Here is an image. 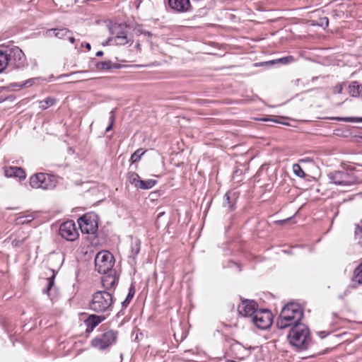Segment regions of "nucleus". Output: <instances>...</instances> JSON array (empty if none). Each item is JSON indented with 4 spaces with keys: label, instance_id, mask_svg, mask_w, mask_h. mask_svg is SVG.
<instances>
[{
    "label": "nucleus",
    "instance_id": "1a4fd4ad",
    "mask_svg": "<svg viewBox=\"0 0 362 362\" xmlns=\"http://www.w3.org/2000/svg\"><path fill=\"white\" fill-rule=\"evenodd\" d=\"M117 339V332L108 330L103 334L96 337L91 341L93 347L98 350H105L114 344Z\"/></svg>",
    "mask_w": 362,
    "mask_h": 362
},
{
    "label": "nucleus",
    "instance_id": "c85d7f7f",
    "mask_svg": "<svg viewBox=\"0 0 362 362\" xmlns=\"http://www.w3.org/2000/svg\"><path fill=\"white\" fill-rule=\"evenodd\" d=\"M292 168H293V173L296 176H298L299 177H304L305 176V173H304L301 166L298 163L293 164Z\"/></svg>",
    "mask_w": 362,
    "mask_h": 362
},
{
    "label": "nucleus",
    "instance_id": "9d476101",
    "mask_svg": "<svg viewBox=\"0 0 362 362\" xmlns=\"http://www.w3.org/2000/svg\"><path fill=\"white\" fill-rule=\"evenodd\" d=\"M252 322L257 328L266 329L272 323V314L267 309L258 310L252 317Z\"/></svg>",
    "mask_w": 362,
    "mask_h": 362
},
{
    "label": "nucleus",
    "instance_id": "37998d69",
    "mask_svg": "<svg viewBox=\"0 0 362 362\" xmlns=\"http://www.w3.org/2000/svg\"><path fill=\"white\" fill-rule=\"evenodd\" d=\"M288 219L281 220V221H279V222L282 223L286 222V221H288Z\"/></svg>",
    "mask_w": 362,
    "mask_h": 362
},
{
    "label": "nucleus",
    "instance_id": "f257e3e1",
    "mask_svg": "<svg viewBox=\"0 0 362 362\" xmlns=\"http://www.w3.org/2000/svg\"><path fill=\"white\" fill-rule=\"evenodd\" d=\"M303 316V313L298 304L293 303H288L283 308L276 320V327L280 329H283L291 326H295L297 324H300V321Z\"/></svg>",
    "mask_w": 362,
    "mask_h": 362
},
{
    "label": "nucleus",
    "instance_id": "9b49d317",
    "mask_svg": "<svg viewBox=\"0 0 362 362\" xmlns=\"http://www.w3.org/2000/svg\"><path fill=\"white\" fill-rule=\"evenodd\" d=\"M78 223L83 233L94 234L98 230L95 215L85 214L78 218Z\"/></svg>",
    "mask_w": 362,
    "mask_h": 362
},
{
    "label": "nucleus",
    "instance_id": "a18cd8bd",
    "mask_svg": "<svg viewBox=\"0 0 362 362\" xmlns=\"http://www.w3.org/2000/svg\"><path fill=\"white\" fill-rule=\"evenodd\" d=\"M226 362H236L235 361H227Z\"/></svg>",
    "mask_w": 362,
    "mask_h": 362
},
{
    "label": "nucleus",
    "instance_id": "b1692460",
    "mask_svg": "<svg viewBox=\"0 0 362 362\" xmlns=\"http://www.w3.org/2000/svg\"><path fill=\"white\" fill-rule=\"evenodd\" d=\"M353 281L358 284H362V264L354 270Z\"/></svg>",
    "mask_w": 362,
    "mask_h": 362
},
{
    "label": "nucleus",
    "instance_id": "4c0bfd02",
    "mask_svg": "<svg viewBox=\"0 0 362 362\" xmlns=\"http://www.w3.org/2000/svg\"><path fill=\"white\" fill-rule=\"evenodd\" d=\"M66 37L68 38L69 41L73 44L75 42V38L72 36V33L71 34H69L66 36Z\"/></svg>",
    "mask_w": 362,
    "mask_h": 362
},
{
    "label": "nucleus",
    "instance_id": "79ce46f5",
    "mask_svg": "<svg viewBox=\"0 0 362 362\" xmlns=\"http://www.w3.org/2000/svg\"><path fill=\"white\" fill-rule=\"evenodd\" d=\"M86 47L87 48L88 50H90V45L89 43H86Z\"/></svg>",
    "mask_w": 362,
    "mask_h": 362
},
{
    "label": "nucleus",
    "instance_id": "7c9ffc66",
    "mask_svg": "<svg viewBox=\"0 0 362 362\" xmlns=\"http://www.w3.org/2000/svg\"><path fill=\"white\" fill-rule=\"evenodd\" d=\"M354 235L356 238H362V220L361 221L360 224L356 225Z\"/></svg>",
    "mask_w": 362,
    "mask_h": 362
},
{
    "label": "nucleus",
    "instance_id": "a211bd4d",
    "mask_svg": "<svg viewBox=\"0 0 362 362\" xmlns=\"http://www.w3.org/2000/svg\"><path fill=\"white\" fill-rule=\"evenodd\" d=\"M69 34H71V31L65 28H52L47 30L46 32V35L48 37L54 36L59 39H64Z\"/></svg>",
    "mask_w": 362,
    "mask_h": 362
},
{
    "label": "nucleus",
    "instance_id": "dca6fc26",
    "mask_svg": "<svg viewBox=\"0 0 362 362\" xmlns=\"http://www.w3.org/2000/svg\"><path fill=\"white\" fill-rule=\"evenodd\" d=\"M4 174L8 177H18L20 180L25 178V171L20 167L8 166L4 168Z\"/></svg>",
    "mask_w": 362,
    "mask_h": 362
},
{
    "label": "nucleus",
    "instance_id": "f704fd0d",
    "mask_svg": "<svg viewBox=\"0 0 362 362\" xmlns=\"http://www.w3.org/2000/svg\"><path fill=\"white\" fill-rule=\"evenodd\" d=\"M23 243V239H14L12 241V245L13 247H19L20 245H21Z\"/></svg>",
    "mask_w": 362,
    "mask_h": 362
},
{
    "label": "nucleus",
    "instance_id": "6ab92c4d",
    "mask_svg": "<svg viewBox=\"0 0 362 362\" xmlns=\"http://www.w3.org/2000/svg\"><path fill=\"white\" fill-rule=\"evenodd\" d=\"M118 279L117 277L112 274H107L102 278V285L106 290H111L114 288L115 285L117 284Z\"/></svg>",
    "mask_w": 362,
    "mask_h": 362
},
{
    "label": "nucleus",
    "instance_id": "aec40b11",
    "mask_svg": "<svg viewBox=\"0 0 362 362\" xmlns=\"http://www.w3.org/2000/svg\"><path fill=\"white\" fill-rule=\"evenodd\" d=\"M141 247V242L138 238H132L131 240V254L129 255L133 259H135L136 256L139 253Z\"/></svg>",
    "mask_w": 362,
    "mask_h": 362
},
{
    "label": "nucleus",
    "instance_id": "5701e85b",
    "mask_svg": "<svg viewBox=\"0 0 362 362\" xmlns=\"http://www.w3.org/2000/svg\"><path fill=\"white\" fill-rule=\"evenodd\" d=\"M56 103V99L52 97H47L45 99L40 101V107L42 110H46L49 107L54 105Z\"/></svg>",
    "mask_w": 362,
    "mask_h": 362
},
{
    "label": "nucleus",
    "instance_id": "f03ea898",
    "mask_svg": "<svg viewBox=\"0 0 362 362\" xmlns=\"http://www.w3.org/2000/svg\"><path fill=\"white\" fill-rule=\"evenodd\" d=\"M289 344L300 350L308 348L310 336L308 327L304 324H297L290 329L288 336Z\"/></svg>",
    "mask_w": 362,
    "mask_h": 362
},
{
    "label": "nucleus",
    "instance_id": "ddd939ff",
    "mask_svg": "<svg viewBox=\"0 0 362 362\" xmlns=\"http://www.w3.org/2000/svg\"><path fill=\"white\" fill-rule=\"evenodd\" d=\"M257 303L252 300H242L241 303L238 306V313L245 317L255 315L257 310Z\"/></svg>",
    "mask_w": 362,
    "mask_h": 362
},
{
    "label": "nucleus",
    "instance_id": "72a5a7b5",
    "mask_svg": "<svg viewBox=\"0 0 362 362\" xmlns=\"http://www.w3.org/2000/svg\"><path fill=\"white\" fill-rule=\"evenodd\" d=\"M132 299V298L129 297V296L127 294V296L126 297L125 300L122 303V307L127 308L129 305Z\"/></svg>",
    "mask_w": 362,
    "mask_h": 362
},
{
    "label": "nucleus",
    "instance_id": "c756f323",
    "mask_svg": "<svg viewBox=\"0 0 362 362\" xmlns=\"http://www.w3.org/2000/svg\"><path fill=\"white\" fill-rule=\"evenodd\" d=\"M335 119L338 121H344V122H362V117H336Z\"/></svg>",
    "mask_w": 362,
    "mask_h": 362
},
{
    "label": "nucleus",
    "instance_id": "393cba45",
    "mask_svg": "<svg viewBox=\"0 0 362 362\" xmlns=\"http://www.w3.org/2000/svg\"><path fill=\"white\" fill-rule=\"evenodd\" d=\"M359 85L358 82L354 81L351 83V84L349 86V94L353 97H357L359 95L360 90H359Z\"/></svg>",
    "mask_w": 362,
    "mask_h": 362
},
{
    "label": "nucleus",
    "instance_id": "2eb2a0df",
    "mask_svg": "<svg viewBox=\"0 0 362 362\" xmlns=\"http://www.w3.org/2000/svg\"><path fill=\"white\" fill-rule=\"evenodd\" d=\"M170 8L178 12H185L189 9V0H168Z\"/></svg>",
    "mask_w": 362,
    "mask_h": 362
},
{
    "label": "nucleus",
    "instance_id": "bb28decb",
    "mask_svg": "<svg viewBox=\"0 0 362 362\" xmlns=\"http://www.w3.org/2000/svg\"><path fill=\"white\" fill-rule=\"evenodd\" d=\"M128 180L131 184L134 185V186L137 188L138 184H139V182L141 181V180H140L139 175L136 173H129Z\"/></svg>",
    "mask_w": 362,
    "mask_h": 362
},
{
    "label": "nucleus",
    "instance_id": "58836bf2",
    "mask_svg": "<svg viewBox=\"0 0 362 362\" xmlns=\"http://www.w3.org/2000/svg\"><path fill=\"white\" fill-rule=\"evenodd\" d=\"M318 335H319L322 339H323V338H325V337L327 335V334L325 332L322 331V332H318Z\"/></svg>",
    "mask_w": 362,
    "mask_h": 362
},
{
    "label": "nucleus",
    "instance_id": "473e14b6",
    "mask_svg": "<svg viewBox=\"0 0 362 362\" xmlns=\"http://www.w3.org/2000/svg\"><path fill=\"white\" fill-rule=\"evenodd\" d=\"M294 61V57L293 56H288L285 57L280 58L277 59V62L282 64H288Z\"/></svg>",
    "mask_w": 362,
    "mask_h": 362
},
{
    "label": "nucleus",
    "instance_id": "cd10ccee",
    "mask_svg": "<svg viewBox=\"0 0 362 362\" xmlns=\"http://www.w3.org/2000/svg\"><path fill=\"white\" fill-rule=\"evenodd\" d=\"M96 68L98 70H109L112 68L111 61L100 62L96 64Z\"/></svg>",
    "mask_w": 362,
    "mask_h": 362
},
{
    "label": "nucleus",
    "instance_id": "f3484780",
    "mask_svg": "<svg viewBox=\"0 0 362 362\" xmlns=\"http://www.w3.org/2000/svg\"><path fill=\"white\" fill-rule=\"evenodd\" d=\"M237 196L235 192H228L223 197V206L227 207L228 210L232 211L235 209Z\"/></svg>",
    "mask_w": 362,
    "mask_h": 362
},
{
    "label": "nucleus",
    "instance_id": "c03bdc74",
    "mask_svg": "<svg viewBox=\"0 0 362 362\" xmlns=\"http://www.w3.org/2000/svg\"><path fill=\"white\" fill-rule=\"evenodd\" d=\"M325 19L326 21V25H328V19H327V18H325Z\"/></svg>",
    "mask_w": 362,
    "mask_h": 362
},
{
    "label": "nucleus",
    "instance_id": "412c9836",
    "mask_svg": "<svg viewBox=\"0 0 362 362\" xmlns=\"http://www.w3.org/2000/svg\"><path fill=\"white\" fill-rule=\"evenodd\" d=\"M156 183L157 181L153 179L141 180V182H139V184H138V188L142 189H149L154 187L156 185Z\"/></svg>",
    "mask_w": 362,
    "mask_h": 362
},
{
    "label": "nucleus",
    "instance_id": "c9c22d12",
    "mask_svg": "<svg viewBox=\"0 0 362 362\" xmlns=\"http://www.w3.org/2000/svg\"><path fill=\"white\" fill-rule=\"evenodd\" d=\"M33 82H34V79L30 78V79L25 81V83H23V84L20 85L19 87L23 88L26 86H31L33 83Z\"/></svg>",
    "mask_w": 362,
    "mask_h": 362
},
{
    "label": "nucleus",
    "instance_id": "423d86ee",
    "mask_svg": "<svg viewBox=\"0 0 362 362\" xmlns=\"http://www.w3.org/2000/svg\"><path fill=\"white\" fill-rule=\"evenodd\" d=\"M57 185V177L50 174L38 173L30 178V185L35 189H52Z\"/></svg>",
    "mask_w": 362,
    "mask_h": 362
},
{
    "label": "nucleus",
    "instance_id": "7ed1b4c3",
    "mask_svg": "<svg viewBox=\"0 0 362 362\" xmlns=\"http://www.w3.org/2000/svg\"><path fill=\"white\" fill-rule=\"evenodd\" d=\"M89 307L95 313L109 315L113 308L112 295L107 291L95 292L92 296Z\"/></svg>",
    "mask_w": 362,
    "mask_h": 362
},
{
    "label": "nucleus",
    "instance_id": "4be33fe9",
    "mask_svg": "<svg viewBox=\"0 0 362 362\" xmlns=\"http://www.w3.org/2000/svg\"><path fill=\"white\" fill-rule=\"evenodd\" d=\"M52 276H50L46 279L47 285H46V287L42 290L43 293L47 294L48 296H49V291H51V289L54 284L55 273H54V270H52Z\"/></svg>",
    "mask_w": 362,
    "mask_h": 362
},
{
    "label": "nucleus",
    "instance_id": "49530a36",
    "mask_svg": "<svg viewBox=\"0 0 362 362\" xmlns=\"http://www.w3.org/2000/svg\"><path fill=\"white\" fill-rule=\"evenodd\" d=\"M139 3H141L142 0H136Z\"/></svg>",
    "mask_w": 362,
    "mask_h": 362
},
{
    "label": "nucleus",
    "instance_id": "2f4dec72",
    "mask_svg": "<svg viewBox=\"0 0 362 362\" xmlns=\"http://www.w3.org/2000/svg\"><path fill=\"white\" fill-rule=\"evenodd\" d=\"M115 111L112 110L110 112V117H109L110 124H109V125L107 127V128L105 129L106 132H109L110 130L112 129L113 124H114V122H115Z\"/></svg>",
    "mask_w": 362,
    "mask_h": 362
},
{
    "label": "nucleus",
    "instance_id": "e433bc0d",
    "mask_svg": "<svg viewBox=\"0 0 362 362\" xmlns=\"http://www.w3.org/2000/svg\"><path fill=\"white\" fill-rule=\"evenodd\" d=\"M135 294V288H134V286L133 285H131V286L129 287V293H128V295L129 296V297H132L133 298Z\"/></svg>",
    "mask_w": 362,
    "mask_h": 362
},
{
    "label": "nucleus",
    "instance_id": "39448f33",
    "mask_svg": "<svg viewBox=\"0 0 362 362\" xmlns=\"http://www.w3.org/2000/svg\"><path fill=\"white\" fill-rule=\"evenodd\" d=\"M107 28L110 33L114 37H109L103 42V45H124L129 42L127 37L126 28L122 24L117 23L110 22L107 24Z\"/></svg>",
    "mask_w": 362,
    "mask_h": 362
},
{
    "label": "nucleus",
    "instance_id": "4468645a",
    "mask_svg": "<svg viewBox=\"0 0 362 362\" xmlns=\"http://www.w3.org/2000/svg\"><path fill=\"white\" fill-rule=\"evenodd\" d=\"M105 317L103 315H90L84 321L86 326V332H92L100 322L105 320Z\"/></svg>",
    "mask_w": 362,
    "mask_h": 362
},
{
    "label": "nucleus",
    "instance_id": "20e7f679",
    "mask_svg": "<svg viewBox=\"0 0 362 362\" xmlns=\"http://www.w3.org/2000/svg\"><path fill=\"white\" fill-rule=\"evenodd\" d=\"M1 50L6 58L8 68L11 69H21L25 65V56L23 51L13 45H1Z\"/></svg>",
    "mask_w": 362,
    "mask_h": 362
},
{
    "label": "nucleus",
    "instance_id": "a19ab883",
    "mask_svg": "<svg viewBox=\"0 0 362 362\" xmlns=\"http://www.w3.org/2000/svg\"><path fill=\"white\" fill-rule=\"evenodd\" d=\"M336 89H337V93H341V90H342V88H341V86H339L336 87Z\"/></svg>",
    "mask_w": 362,
    "mask_h": 362
},
{
    "label": "nucleus",
    "instance_id": "0eeeda50",
    "mask_svg": "<svg viewBox=\"0 0 362 362\" xmlns=\"http://www.w3.org/2000/svg\"><path fill=\"white\" fill-rule=\"evenodd\" d=\"M114 263L113 255L106 250L98 252L95 257V269L100 274L112 273Z\"/></svg>",
    "mask_w": 362,
    "mask_h": 362
},
{
    "label": "nucleus",
    "instance_id": "6e6552de",
    "mask_svg": "<svg viewBox=\"0 0 362 362\" xmlns=\"http://www.w3.org/2000/svg\"><path fill=\"white\" fill-rule=\"evenodd\" d=\"M327 176L330 182L341 187H348L357 183L356 176L344 170L332 172Z\"/></svg>",
    "mask_w": 362,
    "mask_h": 362
},
{
    "label": "nucleus",
    "instance_id": "a878e982",
    "mask_svg": "<svg viewBox=\"0 0 362 362\" xmlns=\"http://www.w3.org/2000/svg\"><path fill=\"white\" fill-rule=\"evenodd\" d=\"M146 151L142 148L137 149L131 156L130 160L132 163L138 162L141 156L145 153Z\"/></svg>",
    "mask_w": 362,
    "mask_h": 362
},
{
    "label": "nucleus",
    "instance_id": "ea45409f",
    "mask_svg": "<svg viewBox=\"0 0 362 362\" xmlns=\"http://www.w3.org/2000/svg\"><path fill=\"white\" fill-rule=\"evenodd\" d=\"M103 51H98V52H97V53H96V56H97V57H101V56H103Z\"/></svg>",
    "mask_w": 362,
    "mask_h": 362
},
{
    "label": "nucleus",
    "instance_id": "f8f14e48",
    "mask_svg": "<svg viewBox=\"0 0 362 362\" xmlns=\"http://www.w3.org/2000/svg\"><path fill=\"white\" fill-rule=\"evenodd\" d=\"M62 238L68 241H74L78 237V232L73 221H67L61 224L59 230Z\"/></svg>",
    "mask_w": 362,
    "mask_h": 362
}]
</instances>
